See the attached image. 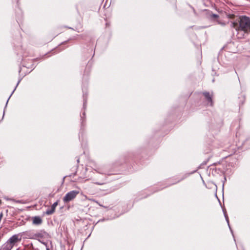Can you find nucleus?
<instances>
[{"instance_id": "f257e3e1", "label": "nucleus", "mask_w": 250, "mask_h": 250, "mask_svg": "<svg viewBox=\"0 0 250 250\" xmlns=\"http://www.w3.org/2000/svg\"><path fill=\"white\" fill-rule=\"evenodd\" d=\"M231 26L238 32V37L243 38L244 35L241 34L240 32L242 31L246 34L250 33V19L246 16L242 17L240 19L239 24L236 22H232Z\"/></svg>"}, {"instance_id": "f03ea898", "label": "nucleus", "mask_w": 250, "mask_h": 250, "mask_svg": "<svg viewBox=\"0 0 250 250\" xmlns=\"http://www.w3.org/2000/svg\"><path fill=\"white\" fill-rule=\"evenodd\" d=\"M21 240V237L19 234H15L7 240L6 246L8 248V250H11L14 246L20 242Z\"/></svg>"}, {"instance_id": "7ed1b4c3", "label": "nucleus", "mask_w": 250, "mask_h": 250, "mask_svg": "<svg viewBox=\"0 0 250 250\" xmlns=\"http://www.w3.org/2000/svg\"><path fill=\"white\" fill-rule=\"evenodd\" d=\"M79 193V192L76 190L71 191L66 193L65 196L63 198V201L65 203H68L74 200Z\"/></svg>"}, {"instance_id": "20e7f679", "label": "nucleus", "mask_w": 250, "mask_h": 250, "mask_svg": "<svg viewBox=\"0 0 250 250\" xmlns=\"http://www.w3.org/2000/svg\"><path fill=\"white\" fill-rule=\"evenodd\" d=\"M32 222V224L35 226H39L42 224L43 220L42 218L39 216H35L30 218Z\"/></svg>"}, {"instance_id": "39448f33", "label": "nucleus", "mask_w": 250, "mask_h": 250, "mask_svg": "<svg viewBox=\"0 0 250 250\" xmlns=\"http://www.w3.org/2000/svg\"><path fill=\"white\" fill-rule=\"evenodd\" d=\"M203 94L208 102L210 103V105L211 106L213 105L212 94H210L208 92H204L203 93Z\"/></svg>"}, {"instance_id": "423d86ee", "label": "nucleus", "mask_w": 250, "mask_h": 250, "mask_svg": "<svg viewBox=\"0 0 250 250\" xmlns=\"http://www.w3.org/2000/svg\"><path fill=\"white\" fill-rule=\"evenodd\" d=\"M59 203V201H57L56 202H55L51 206V208L50 209H47L46 212L45 214L46 215H51L54 213V212L55 211V209L56 207L58 206Z\"/></svg>"}, {"instance_id": "0eeeda50", "label": "nucleus", "mask_w": 250, "mask_h": 250, "mask_svg": "<svg viewBox=\"0 0 250 250\" xmlns=\"http://www.w3.org/2000/svg\"><path fill=\"white\" fill-rule=\"evenodd\" d=\"M45 232L43 230H39L34 233V239L42 238L44 237Z\"/></svg>"}, {"instance_id": "6e6552de", "label": "nucleus", "mask_w": 250, "mask_h": 250, "mask_svg": "<svg viewBox=\"0 0 250 250\" xmlns=\"http://www.w3.org/2000/svg\"><path fill=\"white\" fill-rule=\"evenodd\" d=\"M34 233L26 231L22 233V235L26 239H34Z\"/></svg>"}, {"instance_id": "1a4fd4ad", "label": "nucleus", "mask_w": 250, "mask_h": 250, "mask_svg": "<svg viewBox=\"0 0 250 250\" xmlns=\"http://www.w3.org/2000/svg\"><path fill=\"white\" fill-rule=\"evenodd\" d=\"M80 27H76L75 30L77 31L78 32H81L83 31V25L81 24H79Z\"/></svg>"}, {"instance_id": "9d476101", "label": "nucleus", "mask_w": 250, "mask_h": 250, "mask_svg": "<svg viewBox=\"0 0 250 250\" xmlns=\"http://www.w3.org/2000/svg\"><path fill=\"white\" fill-rule=\"evenodd\" d=\"M60 33H61V32H57L56 33H55V34H54L52 35V38H54V37H55L56 36H57V35H58Z\"/></svg>"}, {"instance_id": "9b49d317", "label": "nucleus", "mask_w": 250, "mask_h": 250, "mask_svg": "<svg viewBox=\"0 0 250 250\" xmlns=\"http://www.w3.org/2000/svg\"><path fill=\"white\" fill-rule=\"evenodd\" d=\"M212 17L216 18H217L218 17V16L217 15H216V14H213L212 15Z\"/></svg>"}, {"instance_id": "f8f14e48", "label": "nucleus", "mask_w": 250, "mask_h": 250, "mask_svg": "<svg viewBox=\"0 0 250 250\" xmlns=\"http://www.w3.org/2000/svg\"><path fill=\"white\" fill-rule=\"evenodd\" d=\"M95 184H97V185H103V183H96Z\"/></svg>"}, {"instance_id": "ddd939ff", "label": "nucleus", "mask_w": 250, "mask_h": 250, "mask_svg": "<svg viewBox=\"0 0 250 250\" xmlns=\"http://www.w3.org/2000/svg\"><path fill=\"white\" fill-rule=\"evenodd\" d=\"M2 216H3L2 213H1V214H0V219H1V218L2 217Z\"/></svg>"}, {"instance_id": "4468645a", "label": "nucleus", "mask_w": 250, "mask_h": 250, "mask_svg": "<svg viewBox=\"0 0 250 250\" xmlns=\"http://www.w3.org/2000/svg\"><path fill=\"white\" fill-rule=\"evenodd\" d=\"M183 179H184V178H181V179H179V180L178 181V182H179L180 181H182V180H183Z\"/></svg>"}]
</instances>
